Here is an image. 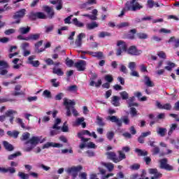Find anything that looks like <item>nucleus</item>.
<instances>
[{"mask_svg": "<svg viewBox=\"0 0 179 179\" xmlns=\"http://www.w3.org/2000/svg\"><path fill=\"white\" fill-rule=\"evenodd\" d=\"M29 138H30V133H29V132H25V133H24V134L22 135V136H21V138H20V140H21L22 141H27V139H29Z\"/></svg>", "mask_w": 179, "mask_h": 179, "instance_id": "40", "label": "nucleus"}, {"mask_svg": "<svg viewBox=\"0 0 179 179\" xmlns=\"http://www.w3.org/2000/svg\"><path fill=\"white\" fill-rule=\"evenodd\" d=\"M129 22H124L117 25V29H122V27H129Z\"/></svg>", "mask_w": 179, "mask_h": 179, "instance_id": "47", "label": "nucleus"}, {"mask_svg": "<svg viewBox=\"0 0 179 179\" xmlns=\"http://www.w3.org/2000/svg\"><path fill=\"white\" fill-rule=\"evenodd\" d=\"M52 73L57 75V76H64V71L61 68L54 67L52 69Z\"/></svg>", "mask_w": 179, "mask_h": 179, "instance_id": "25", "label": "nucleus"}, {"mask_svg": "<svg viewBox=\"0 0 179 179\" xmlns=\"http://www.w3.org/2000/svg\"><path fill=\"white\" fill-rule=\"evenodd\" d=\"M83 167L81 165L77 166H72L70 168H68L66 171L68 174H71L72 178L75 179L78 177V173L79 171H81L83 170Z\"/></svg>", "mask_w": 179, "mask_h": 179, "instance_id": "6", "label": "nucleus"}, {"mask_svg": "<svg viewBox=\"0 0 179 179\" xmlns=\"http://www.w3.org/2000/svg\"><path fill=\"white\" fill-rule=\"evenodd\" d=\"M111 33L107 31H101L99 34V38H104V37H110Z\"/></svg>", "mask_w": 179, "mask_h": 179, "instance_id": "37", "label": "nucleus"}, {"mask_svg": "<svg viewBox=\"0 0 179 179\" xmlns=\"http://www.w3.org/2000/svg\"><path fill=\"white\" fill-rule=\"evenodd\" d=\"M50 82L53 87H58V86H59V82H57V78L52 79Z\"/></svg>", "mask_w": 179, "mask_h": 179, "instance_id": "54", "label": "nucleus"}, {"mask_svg": "<svg viewBox=\"0 0 179 179\" xmlns=\"http://www.w3.org/2000/svg\"><path fill=\"white\" fill-rule=\"evenodd\" d=\"M105 80L108 83H111V82L114 80V78H113V76L108 74L105 76Z\"/></svg>", "mask_w": 179, "mask_h": 179, "instance_id": "50", "label": "nucleus"}, {"mask_svg": "<svg viewBox=\"0 0 179 179\" xmlns=\"http://www.w3.org/2000/svg\"><path fill=\"white\" fill-rule=\"evenodd\" d=\"M64 97V93L59 92L55 96V100H62V98Z\"/></svg>", "mask_w": 179, "mask_h": 179, "instance_id": "62", "label": "nucleus"}, {"mask_svg": "<svg viewBox=\"0 0 179 179\" xmlns=\"http://www.w3.org/2000/svg\"><path fill=\"white\" fill-rule=\"evenodd\" d=\"M18 176L20 177L22 179H29V174L24 173L23 172H19Z\"/></svg>", "mask_w": 179, "mask_h": 179, "instance_id": "53", "label": "nucleus"}, {"mask_svg": "<svg viewBox=\"0 0 179 179\" xmlns=\"http://www.w3.org/2000/svg\"><path fill=\"white\" fill-rule=\"evenodd\" d=\"M117 45L119 47L116 52L117 57H120L122 52H127L128 51V45L125 41H118Z\"/></svg>", "mask_w": 179, "mask_h": 179, "instance_id": "5", "label": "nucleus"}, {"mask_svg": "<svg viewBox=\"0 0 179 179\" xmlns=\"http://www.w3.org/2000/svg\"><path fill=\"white\" fill-rule=\"evenodd\" d=\"M150 174H153L154 176H157V169H150L148 170Z\"/></svg>", "mask_w": 179, "mask_h": 179, "instance_id": "64", "label": "nucleus"}, {"mask_svg": "<svg viewBox=\"0 0 179 179\" xmlns=\"http://www.w3.org/2000/svg\"><path fill=\"white\" fill-rule=\"evenodd\" d=\"M96 124L99 127H104L105 124L104 122L103 121V117H101L100 116L96 117Z\"/></svg>", "mask_w": 179, "mask_h": 179, "instance_id": "39", "label": "nucleus"}, {"mask_svg": "<svg viewBox=\"0 0 179 179\" xmlns=\"http://www.w3.org/2000/svg\"><path fill=\"white\" fill-rule=\"evenodd\" d=\"M13 114H17V112L14 110H8L5 113V115H0V122H3L6 120V117H9V121L10 124H13V120H15V116Z\"/></svg>", "mask_w": 179, "mask_h": 179, "instance_id": "4", "label": "nucleus"}, {"mask_svg": "<svg viewBox=\"0 0 179 179\" xmlns=\"http://www.w3.org/2000/svg\"><path fill=\"white\" fill-rule=\"evenodd\" d=\"M159 169L166 170L167 171H171L174 170V167H173V166L167 164L169 163V159H167V158L159 159Z\"/></svg>", "mask_w": 179, "mask_h": 179, "instance_id": "7", "label": "nucleus"}, {"mask_svg": "<svg viewBox=\"0 0 179 179\" xmlns=\"http://www.w3.org/2000/svg\"><path fill=\"white\" fill-rule=\"evenodd\" d=\"M121 152H122V153H129V152H131V148H129V146H124L122 148V150H120Z\"/></svg>", "mask_w": 179, "mask_h": 179, "instance_id": "58", "label": "nucleus"}, {"mask_svg": "<svg viewBox=\"0 0 179 179\" xmlns=\"http://www.w3.org/2000/svg\"><path fill=\"white\" fill-rule=\"evenodd\" d=\"M157 107H158V108H160L161 110H170L172 108L171 104L166 103V104L162 105V103H160V102L157 103Z\"/></svg>", "mask_w": 179, "mask_h": 179, "instance_id": "23", "label": "nucleus"}, {"mask_svg": "<svg viewBox=\"0 0 179 179\" xmlns=\"http://www.w3.org/2000/svg\"><path fill=\"white\" fill-rule=\"evenodd\" d=\"M30 20H36L37 19V13L31 12L28 16Z\"/></svg>", "mask_w": 179, "mask_h": 179, "instance_id": "45", "label": "nucleus"}, {"mask_svg": "<svg viewBox=\"0 0 179 179\" xmlns=\"http://www.w3.org/2000/svg\"><path fill=\"white\" fill-rule=\"evenodd\" d=\"M90 55H92V57L97 58L98 59H102L104 57L103 52H90Z\"/></svg>", "mask_w": 179, "mask_h": 179, "instance_id": "22", "label": "nucleus"}, {"mask_svg": "<svg viewBox=\"0 0 179 179\" xmlns=\"http://www.w3.org/2000/svg\"><path fill=\"white\" fill-rule=\"evenodd\" d=\"M121 99V98H120V96H113L112 97V104L113 106H114L115 107H119L120 106V100Z\"/></svg>", "mask_w": 179, "mask_h": 179, "instance_id": "24", "label": "nucleus"}, {"mask_svg": "<svg viewBox=\"0 0 179 179\" xmlns=\"http://www.w3.org/2000/svg\"><path fill=\"white\" fill-rule=\"evenodd\" d=\"M31 29V28H30V27H22L19 29V32L20 34H27L28 33H30Z\"/></svg>", "mask_w": 179, "mask_h": 179, "instance_id": "26", "label": "nucleus"}, {"mask_svg": "<svg viewBox=\"0 0 179 179\" xmlns=\"http://www.w3.org/2000/svg\"><path fill=\"white\" fill-rule=\"evenodd\" d=\"M73 64H74L73 60L69 59V57H67L66 59V65L69 66V68L73 66Z\"/></svg>", "mask_w": 179, "mask_h": 179, "instance_id": "48", "label": "nucleus"}, {"mask_svg": "<svg viewBox=\"0 0 179 179\" xmlns=\"http://www.w3.org/2000/svg\"><path fill=\"white\" fill-rule=\"evenodd\" d=\"M102 164H103V166L106 167V169L110 172H111V171H113V170H114V164H113L111 162H108V163L103 162Z\"/></svg>", "mask_w": 179, "mask_h": 179, "instance_id": "28", "label": "nucleus"}, {"mask_svg": "<svg viewBox=\"0 0 179 179\" xmlns=\"http://www.w3.org/2000/svg\"><path fill=\"white\" fill-rule=\"evenodd\" d=\"M43 96H45V97H47V99H51L52 96H51V92H50L48 90H45L43 93Z\"/></svg>", "mask_w": 179, "mask_h": 179, "instance_id": "56", "label": "nucleus"}, {"mask_svg": "<svg viewBox=\"0 0 179 179\" xmlns=\"http://www.w3.org/2000/svg\"><path fill=\"white\" fill-rule=\"evenodd\" d=\"M129 33H131L133 34H129L127 35V38H129V40H135V35L134 34H136V29H131L129 31Z\"/></svg>", "mask_w": 179, "mask_h": 179, "instance_id": "30", "label": "nucleus"}, {"mask_svg": "<svg viewBox=\"0 0 179 179\" xmlns=\"http://www.w3.org/2000/svg\"><path fill=\"white\" fill-rule=\"evenodd\" d=\"M35 55L29 57L28 59L29 61V64L32 65V66H34V68H38V66H40V62L38 60L34 61L33 59H35Z\"/></svg>", "mask_w": 179, "mask_h": 179, "instance_id": "16", "label": "nucleus"}, {"mask_svg": "<svg viewBox=\"0 0 179 179\" xmlns=\"http://www.w3.org/2000/svg\"><path fill=\"white\" fill-rule=\"evenodd\" d=\"M107 120H109L110 122H115L119 127H122V120L117 118V116H108Z\"/></svg>", "mask_w": 179, "mask_h": 179, "instance_id": "14", "label": "nucleus"}, {"mask_svg": "<svg viewBox=\"0 0 179 179\" xmlns=\"http://www.w3.org/2000/svg\"><path fill=\"white\" fill-rule=\"evenodd\" d=\"M51 146L52 148H62V146H64V145L59 143H50L48 142L45 144L43 145V149H47L48 148H51Z\"/></svg>", "mask_w": 179, "mask_h": 179, "instance_id": "15", "label": "nucleus"}, {"mask_svg": "<svg viewBox=\"0 0 179 179\" xmlns=\"http://www.w3.org/2000/svg\"><path fill=\"white\" fill-rule=\"evenodd\" d=\"M7 135L10 136V138H14V139H16L19 136V131H8Z\"/></svg>", "mask_w": 179, "mask_h": 179, "instance_id": "27", "label": "nucleus"}, {"mask_svg": "<svg viewBox=\"0 0 179 179\" xmlns=\"http://www.w3.org/2000/svg\"><path fill=\"white\" fill-rule=\"evenodd\" d=\"M135 101V96H131L127 100V103L128 104V107H138L139 106V103L134 102Z\"/></svg>", "mask_w": 179, "mask_h": 179, "instance_id": "18", "label": "nucleus"}, {"mask_svg": "<svg viewBox=\"0 0 179 179\" xmlns=\"http://www.w3.org/2000/svg\"><path fill=\"white\" fill-rule=\"evenodd\" d=\"M43 10L48 13V16L49 19H52L54 17V15H55V13L54 12V10L52 8L48 6H43Z\"/></svg>", "mask_w": 179, "mask_h": 179, "instance_id": "13", "label": "nucleus"}, {"mask_svg": "<svg viewBox=\"0 0 179 179\" xmlns=\"http://www.w3.org/2000/svg\"><path fill=\"white\" fill-rule=\"evenodd\" d=\"M85 37H86V34L85 33H80L78 35L77 38L76 40V45H77V47L82 46V39L85 38Z\"/></svg>", "mask_w": 179, "mask_h": 179, "instance_id": "17", "label": "nucleus"}, {"mask_svg": "<svg viewBox=\"0 0 179 179\" xmlns=\"http://www.w3.org/2000/svg\"><path fill=\"white\" fill-rule=\"evenodd\" d=\"M124 8H122L120 14L118 15V17H122L125 15V12L131 10V12H136V10H141L143 6H141L136 0H130L127 1L124 4Z\"/></svg>", "mask_w": 179, "mask_h": 179, "instance_id": "1", "label": "nucleus"}, {"mask_svg": "<svg viewBox=\"0 0 179 179\" xmlns=\"http://www.w3.org/2000/svg\"><path fill=\"white\" fill-rule=\"evenodd\" d=\"M131 170H139L141 165L139 164H134L130 166Z\"/></svg>", "mask_w": 179, "mask_h": 179, "instance_id": "60", "label": "nucleus"}, {"mask_svg": "<svg viewBox=\"0 0 179 179\" xmlns=\"http://www.w3.org/2000/svg\"><path fill=\"white\" fill-rule=\"evenodd\" d=\"M158 57H159L162 59H166V58H167V56L166 55V53L163 51H161L158 53Z\"/></svg>", "mask_w": 179, "mask_h": 179, "instance_id": "63", "label": "nucleus"}, {"mask_svg": "<svg viewBox=\"0 0 179 179\" xmlns=\"http://www.w3.org/2000/svg\"><path fill=\"white\" fill-rule=\"evenodd\" d=\"M144 85H145L147 87H155V83H152L150 78L148 76H144Z\"/></svg>", "mask_w": 179, "mask_h": 179, "instance_id": "20", "label": "nucleus"}, {"mask_svg": "<svg viewBox=\"0 0 179 179\" xmlns=\"http://www.w3.org/2000/svg\"><path fill=\"white\" fill-rule=\"evenodd\" d=\"M73 23L76 26V27H84L85 24L83 22H80L79 20H78V18H73Z\"/></svg>", "mask_w": 179, "mask_h": 179, "instance_id": "31", "label": "nucleus"}, {"mask_svg": "<svg viewBox=\"0 0 179 179\" xmlns=\"http://www.w3.org/2000/svg\"><path fill=\"white\" fill-rule=\"evenodd\" d=\"M115 135V134L114 133V131H108L106 134V138L107 139H108V141H113Z\"/></svg>", "mask_w": 179, "mask_h": 179, "instance_id": "41", "label": "nucleus"}, {"mask_svg": "<svg viewBox=\"0 0 179 179\" xmlns=\"http://www.w3.org/2000/svg\"><path fill=\"white\" fill-rule=\"evenodd\" d=\"M122 120L125 125H129L130 120L129 118H128V116H124Z\"/></svg>", "mask_w": 179, "mask_h": 179, "instance_id": "61", "label": "nucleus"}, {"mask_svg": "<svg viewBox=\"0 0 179 179\" xmlns=\"http://www.w3.org/2000/svg\"><path fill=\"white\" fill-rule=\"evenodd\" d=\"M136 36L140 40H146L148 38V35L145 33L139 32L136 34Z\"/></svg>", "mask_w": 179, "mask_h": 179, "instance_id": "38", "label": "nucleus"}, {"mask_svg": "<svg viewBox=\"0 0 179 179\" xmlns=\"http://www.w3.org/2000/svg\"><path fill=\"white\" fill-rule=\"evenodd\" d=\"M69 92H77L78 91V86L76 85H71L68 87Z\"/></svg>", "mask_w": 179, "mask_h": 179, "instance_id": "59", "label": "nucleus"}, {"mask_svg": "<svg viewBox=\"0 0 179 179\" xmlns=\"http://www.w3.org/2000/svg\"><path fill=\"white\" fill-rule=\"evenodd\" d=\"M130 114L131 117H136L138 115V110H136V108L134 107H130Z\"/></svg>", "mask_w": 179, "mask_h": 179, "instance_id": "46", "label": "nucleus"}, {"mask_svg": "<svg viewBox=\"0 0 179 179\" xmlns=\"http://www.w3.org/2000/svg\"><path fill=\"white\" fill-rule=\"evenodd\" d=\"M87 30H93V29H96V27H99V24L96 22H93L92 23H88L86 25Z\"/></svg>", "mask_w": 179, "mask_h": 179, "instance_id": "29", "label": "nucleus"}, {"mask_svg": "<svg viewBox=\"0 0 179 179\" xmlns=\"http://www.w3.org/2000/svg\"><path fill=\"white\" fill-rule=\"evenodd\" d=\"M2 143L4 149H6V150H7L8 152H12L15 150V147H13L12 144L9 143V142L3 141Z\"/></svg>", "mask_w": 179, "mask_h": 179, "instance_id": "19", "label": "nucleus"}, {"mask_svg": "<svg viewBox=\"0 0 179 179\" xmlns=\"http://www.w3.org/2000/svg\"><path fill=\"white\" fill-rule=\"evenodd\" d=\"M120 94L122 100H127L128 99H129V94H128L127 91L121 92H120Z\"/></svg>", "mask_w": 179, "mask_h": 179, "instance_id": "33", "label": "nucleus"}, {"mask_svg": "<svg viewBox=\"0 0 179 179\" xmlns=\"http://www.w3.org/2000/svg\"><path fill=\"white\" fill-rule=\"evenodd\" d=\"M120 72H122V73H128V69H127V66H125L124 64H121L120 66Z\"/></svg>", "mask_w": 179, "mask_h": 179, "instance_id": "57", "label": "nucleus"}, {"mask_svg": "<svg viewBox=\"0 0 179 179\" xmlns=\"http://www.w3.org/2000/svg\"><path fill=\"white\" fill-rule=\"evenodd\" d=\"M158 134H159L162 137L166 136V134H167V129L159 127V128L158 129Z\"/></svg>", "mask_w": 179, "mask_h": 179, "instance_id": "34", "label": "nucleus"}, {"mask_svg": "<svg viewBox=\"0 0 179 179\" xmlns=\"http://www.w3.org/2000/svg\"><path fill=\"white\" fill-rule=\"evenodd\" d=\"M117 153L119 157L117 156V154L115 152L108 151L106 152V156H107V159L116 164L120 163V162H122V160H125V159H127V155H125V153L122 152V151L118 150Z\"/></svg>", "mask_w": 179, "mask_h": 179, "instance_id": "2", "label": "nucleus"}, {"mask_svg": "<svg viewBox=\"0 0 179 179\" xmlns=\"http://www.w3.org/2000/svg\"><path fill=\"white\" fill-rule=\"evenodd\" d=\"M135 152L138 154V156H146L148 155V151L142 150L139 148H136Z\"/></svg>", "mask_w": 179, "mask_h": 179, "instance_id": "32", "label": "nucleus"}, {"mask_svg": "<svg viewBox=\"0 0 179 179\" xmlns=\"http://www.w3.org/2000/svg\"><path fill=\"white\" fill-rule=\"evenodd\" d=\"M15 121H16L17 124H18L19 125H20L21 127L23 128V129H24V128H26V126L24 125V123L23 122V120L18 117L16 119Z\"/></svg>", "mask_w": 179, "mask_h": 179, "instance_id": "49", "label": "nucleus"}, {"mask_svg": "<svg viewBox=\"0 0 179 179\" xmlns=\"http://www.w3.org/2000/svg\"><path fill=\"white\" fill-rule=\"evenodd\" d=\"M17 156H22V152H17L14 154L10 155L8 157V160H13V159H16V157H17Z\"/></svg>", "mask_w": 179, "mask_h": 179, "instance_id": "35", "label": "nucleus"}, {"mask_svg": "<svg viewBox=\"0 0 179 179\" xmlns=\"http://www.w3.org/2000/svg\"><path fill=\"white\" fill-rule=\"evenodd\" d=\"M128 68L130 71H135V69H136V63L135 62H130Z\"/></svg>", "mask_w": 179, "mask_h": 179, "instance_id": "42", "label": "nucleus"}, {"mask_svg": "<svg viewBox=\"0 0 179 179\" xmlns=\"http://www.w3.org/2000/svg\"><path fill=\"white\" fill-rule=\"evenodd\" d=\"M75 104H76L75 103V101H72L71 100H70V101H68V99L66 98H64V106H66V109L67 110V111H66L67 117H71V115H72V114L71 113V111H72L74 117H78V115H79L78 110H76L75 109V107H73V106H75Z\"/></svg>", "mask_w": 179, "mask_h": 179, "instance_id": "3", "label": "nucleus"}, {"mask_svg": "<svg viewBox=\"0 0 179 179\" xmlns=\"http://www.w3.org/2000/svg\"><path fill=\"white\" fill-rule=\"evenodd\" d=\"M1 173H10V174H15L16 173V169L13 167L2 168L0 167Z\"/></svg>", "mask_w": 179, "mask_h": 179, "instance_id": "21", "label": "nucleus"}, {"mask_svg": "<svg viewBox=\"0 0 179 179\" xmlns=\"http://www.w3.org/2000/svg\"><path fill=\"white\" fill-rule=\"evenodd\" d=\"M40 37H41V34H31L25 37V41H37L40 40Z\"/></svg>", "mask_w": 179, "mask_h": 179, "instance_id": "12", "label": "nucleus"}, {"mask_svg": "<svg viewBox=\"0 0 179 179\" xmlns=\"http://www.w3.org/2000/svg\"><path fill=\"white\" fill-rule=\"evenodd\" d=\"M176 128H177V124H172L171 127L170 128V130L168 132V135L170 136L171 134H173V131H176Z\"/></svg>", "mask_w": 179, "mask_h": 179, "instance_id": "52", "label": "nucleus"}, {"mask_svg": "<svg viewBox=\"0 0 179 179\" xmlns=\"http://www.w3.org/2000/svg\"><path fill=\"white\" fill-rule=\"evenodd\" d=\"M16 30L15 29H9L4 31V34L6 36H10V34H13V33H15Z\"/></svg>", "mask_w": 179, "mask_h": 179, "instance_id": "55", "label": "nucleus"}, {"mask_svg": "<svg viewBox=\"0 0 179 179\" xmlns=\"http://www.w3.org/2000/svg\"><path fill=\"white\" fill-rule=\"evenodd\" d=\"M24 15H26V9L24 8H22L21 10L15 12L13 16V19L16 20L14 23L19 24V23H20V19L24 17Z\"/></svg>", "mask_w": 179, "mask_h": 179, "instance_id": "8", "label": "nucleus"}, {"mask_svg": "<svg viewBox=\"0 0 179 179\" xmlns=\"http://www.w3.org/2000/svg\"><path fill=\"white\" fill-rule=\"evenodd\" d=\"M86 61L85 60H79L78 62L74 64V66H76L79 72L85 71L86 69Z\"/></svg>", "mask_w": 179, "mask_h": 179, "instance_id": "11", "label": "nucleus"}, {"mask_svg": "<svg viewBox=\"0 0 179 179\" xmlns=\"http://www.w3.org/2000/svg\"><path fill=\"white\" fill-rule=\"evenodd\" d=\"M127 54H129V55L138 56L142 54V50H138V48L135 45H131L127 49Z\"/></svg>", "mask_w": 179, "mask_h": 179, "instance_id": "10", "label": "nucleus"}, {"mask_svg": "<svg viewBox=\"0 0 179 179\" xmlns=\"http://www.w3.org/2000/svg\"><path fill=\"white\" fill-rule=\"evenodd\" d=\"M30 143L32 146H37L38 143H43V141L38 136H32L29 140L25 142V145H29Z\"/></svg>", "mask_w": 179, "mask_h": 179, "instance_id": "9", "label": "nucleus"}, {"mask_svg": "<svg viewBox=\"0 0 179 179\" xmlns=\"http://www.w3.org/2000/svg\"><path fill=\"white\" fill-rule=\"evenodd\" d=\"M167 65L166 66H165V69H166V71H173V68H174L176 66V64L171 62H167Z\"/></svg>", "mask_w": 179, "mask_h": 179, "instance_id": "36", "label": "nucleus"}, {"mask_svg": "<svg viewBox=\"0 0 179 179\" xmlns=\"http://www.w3.org/2000/svg\"><path fill=\"white\" fill-rule=\"evenodd\" d=\"M36 18L37 19H46L47 15L43 12H36Z\"/></svg>", "mask_w": 179, "mask_h": 179, "instance_id": "44", "label": "nucleus"}, {"mask_svg": "<svg viewBox=\"0 0 179 179\" xmlns=\"http://www.w3.org/2000/svg\"><path fill=\"white\" fill-rule=\"evenodd\" d=\"M156 143V141H150V145L152 146V148H154L152 150L153 155H156L157 153V147L155 145Z\"/></svg>", "mask_w": 179, "mask_h": 179, "instance_id": "43", "label": "nucleus"}, {"mask_svg": "<svg viewBox=\"0 0 179 179\" xmlns=\"http://www.w3.org/2000/svg\"><path fill=\"white\" fill-rule=\"evenodd\" d=\"M85 121V117H78L76 120V125L79 127Z\"/></svg>", "mask_w": 179, "mask_h": 179, "instance_id": "51", "label": "nucleus"}]
</instances>
